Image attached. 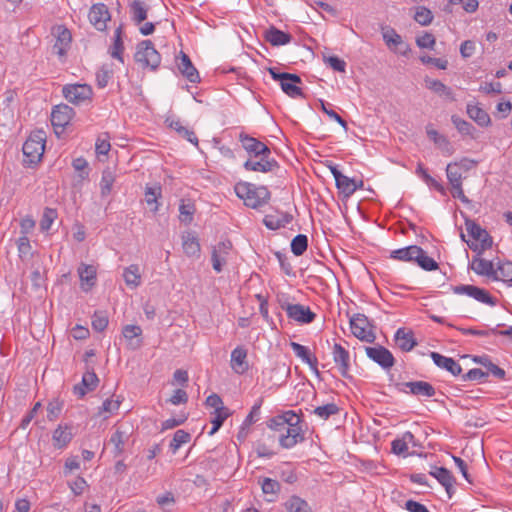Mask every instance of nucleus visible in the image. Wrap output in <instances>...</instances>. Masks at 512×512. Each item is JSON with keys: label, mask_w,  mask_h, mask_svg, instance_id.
Instances as JSON below:
<instances>
[{"label": "nucleus", "mask_w": 512, "mask_h": 512, "mask_svg": "<svg viewBox=\"0 0 512 512\" xmlns=\"http://www.w3.org/2000/svg\"><path fill=\"white\" fill-rule=\"evenodd\" d=\"M421 252V247L417 245H410L404 248L393 250L390 254V258L399 261H415L416 253Z\"/></svg>", "instance_id": "41"}, {"label": "nucleus", "mask_w": 512, "mask_h": 512, "mask_svg": "<svg viewBox=\"0 0 512 512\" xmlns=\"http://www.w3.org/2000/svg\"><path fill=\"white\" fill-rule=\"evenodd\" d=\"M131 19L135 25L141 24L147 19L148 7L142 0H133L130 5Z\"/></svg>", "instance_id": "37"}, {"label": "nucleus", "mask_w": 512, "mask_h": 512, "mask_svg": "<svg viewBox=\"0 0 512 512\" xmlns=\"http://www.w3.org/2000/svg\"><path fill=\"white\" fill-rule=\"evenodd\" d=\"M335 179L336 187L345 197H350L357 190L356 180L342 174L335 165H329Z\"/></svg>", "instance_id": "16"}, {"label": "nucleus", "mask_w": 512, "mask_h": 512, "mask_svg": "<svg viewBox=\"0 0 512 512\" xmlns=\"http://www.w3.org/2000/svg\"><path fill=\"white\" fill-rule=\"evenodd\" d=\"M293 220V216L288 212L275 211L274 213L265 215L263 219L264 225L270 230H277L285 227Z\"/></svg>", "instance_id": "24"}, {"label": "nucleus", "mask_w": 512, "mask_h": 512, "mask_svg": "<svg viewBox=\"0 0 512 512\" xmlns=\"http://www.w3.org/2000/svg\"><path fill=\"white\" fill-rule=\"evenodd\" d=\"M191 435L184 430H177L174 433L173 439L170 442V449L173 453H176L177 450L183 445L190 441Z\"/></svg>", "instance_id": "52"}, {"label": "nucleus", "mask_w": 512, "mask_h": 512, "mask_svg": "<svg viewBox=\"0 0 512 512\" xmlns=\"http://www.w3.org/2000/svg\"><path fill=\"white\" fill-rule=\"evenodd\" d=\"M430 475L437 479L445 488L448 496L451 497L455 483V478L452 473L444 467H434L433 470L430 471Z\"/></svg>", "instance_id": "28"}, {"label": "nucleus", "mask_w": 512, "mask_h": 512, "mask_svg": "<svg viewBox=\"0 0 512 512\" xmlns=\"http://www.w3.org/2000/svg\"><path fill=\"white\" fill-rule=\"evenodd\" d=\"M230 366L237 374H244L247 372L249 365L247 361V350L238 346L231 352Z\"/></svg>", "instance_id": "22"}, {"label": "nucleus", "mask_w": 512, "mask_h": 512, "mask_svg": "<svg viewBox=\"0 0 512 512\" xmlns=\"http://www.w3.org/2000/svg\"><path fill=\"white\" fill-rule=\"evenodd\" d=\"M45 139L43 131H36L30 134L22 148L26 162L35 164L41 160L45 149Z\"/></svg>", "instance_id": "5"}, {"label": "nucleus", "mask_w": 512, "mask_h": 512, "mask_svg": "<svg viewBox=\"0 0 512 512\" xmlns=\"http://www.w3.org/2000/svg\"><path fill=\"white\" fill-rule=\"evenodd\" d=\"M333 360L339 369L340 374L349 377L350 356L349 352L340 344L335 343L332 350Z\"/></svg>", "instance_id": "18"}, {"label": "nucleus", "mask_w": 512, "mask_h": 512, "mask_svg": "<svg viewBox=\"0 0 512 512\" xmlns=\"http://www.w3.org/2000/svg\"><path fill=\"white\" fill-rule=\"evenodd\" d=\"M433 14L432 12L424 7L420 6L417 8L416 13L414 15V20L419 23L421 26H428L433 21Z\"/></svg>", "instance_id": "57"}, {"label": "nucleus", "mask_w": 512, "mask_h": 512, "mask_svg": "<svg viewBox=\"0 0 512 512\" xmlns=\"http://www.w3.org/2000/svg\"><path fill=\"white\" fill-rule=\"evenodd\" d=\"M434 364L441 369H445L453 376H459L462 373L460 364L451 357H446L438 352H431L430 354Z\"/></svg>", "instance_id": "25"}, {"label": "nucleus", "mask_w": 512, "mask_h": 512, "mask_svg": "<svg viewBox=\"0 0 512 512\" xmlns=\"http://www.w3.org/2000/svg\"><path fill=\"white\" fill-rule=\"evenodd\" d=\"M394 339L397 346L404 352L411 351L417 345L413 332L405 331L404 328L396 331Z\"/></svg>", "instance_id": "31"}, {"label": "nucleus", "mask_w": 512, "mask_h": 512, "mask_svg": "<svg viewBox=\"0 0 512 512\" xmlns=\"http://www.w3.org/2000/svg\"><path fill=\"white\" fill-rule=\"evenodd\" d=\"M425 86L445 100H449V101L456 100L452 89L450 87L446 86L440 80L426 78Z\"/></svg>", "instance_id": "32"}, {"label": "nucleus", "mask_w": 512, "mask_h": 512, "mask_svg": "<svg viewBox=\"0 0 512 512\" xmlns=\"http://www.w3.org/2000/svg\"><path fill=\"white\" fill-rule=\"evenodd\" d=\"M272 79L280 82L281 89L291 98L304 97L302 89L298 84L302 83L300 76L293 73L278 72L276 68H268Z\"/></svg>", "instance_id": "4"}, {"label": "nucleus", "mask_w": 512, "mask_h": 512, "mask_svg": "<svg viewBox=\"0 0 512 512\" xmlns=\"http://www.w3.org/2000/svg\"><path fill=\"white\" fill-rule=\"evenodd\" d=\"M18 256L22 261L28 260L32 257V246L28 236H20L17 241Z\"/></svg>", "instance_id": "48"}, {"label": "nucleus", "mask_w": 512, "mask_h": 512, "mask_svg": "<svg viewBox=\"0 0 512 512\" xmlns=\"http://www.w3.org/2000/svg\"><path fill=\"white\" fill-rule=\"evenodd\" d=\"M366 355L383 369H390L395 363L392 353L383 346L365 347Z\"/></svg>", "instance_id": "12"}, {"label": "nucleus", "mask_w": 512, "mask_h": 512, "mask_svg": "<svg viewBox=\"0 0 512 512\" xmlns=\"http://www.w3.org/2000/svg\"><path fill=\"white\" fill-rule=\"evenodd\" d=\"M108 316L103 311H96L92 316V327L98 332L104 331L108 326Z\"/></svg>", "instance_id": "58"}, {"label": "nucleus", "mask_w": 512, "mask_h": 512, "mask_svg": "<svg viewBox=\"0 0 512 512\" xmlns=\"http://www.w3.org/2000/svg\"><path fill=\"white\" fill-rule=\"evenodd\" d=\"M399 391L418 397H433L436 389L426 381H409L398 384Z\"/></svg>", "instance_id": "11"}, {"label": "nucleus", "mask_w": 512, "mask_h": 512, "mask_svg": "<svg viewBox=\"0 0 512 512\" xmlns=\"http://www.w3.org/2000/svg\"><path fill=\"white\" fill-rule=\"evenodd\" d=\"M77 271L82 290L88 292L96 284V268L93 265L81 263Z\"/></svg>", "instance_id": "26"}, {"label": "nucleus", "mask_w": 512, "mask_h": 512, "mask_svg": "<svg viewBox=\"0 0 512 512\" xmlns=\"http://www.w3.org/2000/svg\"><path fill=\"white\" fill-rule=\"evenodd\" d=\"M213 414H214V417L211 420L212 428L208 433L209 435L215 434L221 428L224 421L229 417L230 412H229V409L226 408V409H222L219 411H214Z\"/></svg>", "instance_id": "53"}, {"label": "nucleus", "mask_w": 512, "mask_h": 512, "mask_svg": "<svg viewBox=\"0 0 512 512\" xmlns=\"http://www.w3.org/2000/svg\"><path fill=\"white\" fill-rule=\"evenodd\" d=\"M451 121L456 127V129L463 135H472L474 131V127L468 121L458 117L457 115H452Z\"/></svg>", "instance_id": "59"}, {"label": "nucleus", "mask_w": 512, "mask_h": 512, "mask_svg": "<svg viewBox=\"0 0 512 512\" xmlns=\"http://www.w3.org/2000/svg\"><path fill=\"white\" fill-rule=\"evenodd\" d=\"M281 308L286 311L289 319L302 324H309L314 321L316 314L308 306L302 304H291L282 302Z\"/></svg>", "instance_id": "8"}, {"label": "nucleus", "mask_w": 512, "mask_h": 512, "mask_svg": "<svg viewBox=\"0 0 512 512\" xmlns=\"http://www.w3.org/2000/svg\"><path fill=\"white\" fill-rule=\"evenodd\" d=\"M113 76V71L107 66H102L96 73V82L99 88H105Z\"/></svg>", "instance_id": "61"}, {"label": "nucleus", "mask_w": 512, "mask_h": 512, "mask_svg": "<svg viewBox=\"0 0 512 512\" xmlns=\"http://www.w3.org/2000/svg\"><path fill=\"white\" fill-rule=\"evenodd\" d=\"M182 246L184 253L189 257L198 256L200 253V244L197 237L192 233L183 235Z\"/></svg>", "instance_id": "43"}, {"label": "nucleus", "mask_w": 512, "mask_h": 512, "mask_svg": "<svg viewBox=\"0 0 512 512\" xmlns=\"http://www.w3.org/2000/svg\"><path fill=\"white\" fill-rule=\"evenodd\" d=\"M417 173L422 176V178L428 185L434 187L437 191H439L442 194L446 193L444 186L440 184L437 180L432 178L421 165H418Z\"/></svg>", "instance_id": "62"}, {"label": "nucleus", "mask_w": 512, "mask_h": 512, "mask_svg": "<svg viewBox=\"0 0 512 512\" xmlns=\"http://www.w3.org/2000/svg\"><path fill=\"white\" fill-rule=\"evenodd\" d=\"M446 175L451 187L462 185V172L456 164L449 163L446 167Z\"/></svg>", "instance_id": "55"}, {"label": "nucleus", "mask_w": 512, "mask_h": 512, "mask_svg": "<svg viewBox=\"0 0 512 512\" xmlns=\"http://www.w3.org/2000/svg\"><path fill=\"white\" fill-rule=\"evenodd\" d=\"M301 418L294 411L289 410L281 415L272 417L267 421L271 430L279 432V444L284 449H291L305 439L301 426Z\"/></svg>", "instance_id": "1"}, {"label": "nucleus", "mask_w": 512, "mask_h": 512, "mask_svg": "<svg viewBox=\"0 0 512 512\" xmlns=\"http://www.w3.org/2000/svg\"><path fill=\"white\" fill-rule=\"evenodd\" d=\"M162 195V189L160 185L146 186L145 188V201L150 207V210L156 213L159 210L158 199Z\"/></svg>", "instance_id": "42"}, {"label": "nucleus", "mask_w": 512, "mask_h": 512, "mask_svg": "<svg viewBox=\"0 0 512 512\" xmlns=\"http://www.w3.org/2000/svg\"><path fill=\"white\" fill-rule=\"evenodd\" d=\"M122 334L124 338L128 341V345L131 349H138L142 345V340L140 336L142 334V329L138 325L128 324L123 327Z\"/></svg>", "instance_id": "33"}, {"label": "nucleus", "mask_w": 512, "mask_h": 512, "mask_svg": "<svg viewBox=\"0 0 512 512\" xmlns=\"http://www.w3.org/2000/svg\"><path fill=\"white\" fill-rule=\"evenodd\" d=\"M231 248L232 243L229 240L219 242L216 246H214L211 260L213 269L216 272L219 273L222 271L223 266L226 264V258Z\"/></svg>", "instance_id": "17"}, {"label": "nucleus", "mask_w": 512, "mask_h": 512, "mask_svg": "<svg viewBox=\"0 0 512 512\" xmlns=\"http://www.w3.org/2000/svg\"><path fill=\"white\" fill-rule=\"evenodd\" d=\"M290 347L297 357H299L304 363L308 364L310 368L318 375L319 371L317 368L318 360L313 356L309 349L297 342H290Z\"/></svg>", "instance_id": "29"}, {"label": "nucleus", "mask_w": 512, "mask_h": 512, "mask_svg": "<svg viewBox=\"0 0 512 512\" xmlns=\"http://www.w3.org/2000/svg\"><path fill=\"white\" fill-rule=\"evenodd\" d=\"M265 40L272 46H282L291 42L292 36L274 26L265 31Z\"/></svg>", "instance_id": "30"}, {"label": "nucleus", "mask_w": 512, "mask_h": 512, "mask_svg": "<svg viewBox=\"0 0 512 512\" xmlns=\"http://www.w3.org/2000/svg\"><path fill=\"white\" fill-rule=\"evenodd\" d=\"M467 114L481 127H487L491 123L489 114L477 104H467Z\"/></svg>", "instance_id": "34"}, {"label": "nucleus", "mask_w": 512, "mask_h": 512, "mask_svg": "<svg viewBox=\"0 0 512 512\" xmlns=\"http://www.w3.org/2000/svg\"><path fill=\"white\" fill-rule=\"evenodd\" d=\"M271 154H267L265 156H259V160L255 159H248L243 164V167L247 171H255V172H261V173H268L272 172L275 169L279 168L278 162L270 157Z\"/></svg>", "instance_id": "15"}, {"label": "nucleus", "mask_w": 512, "mask_h": 512, "mask_svg": "<svg viewBox=\"0 0 512 512\" xmlns=\"http://www.w3.org/2000/svg\"><path fill=\"white\" fill-rule=\"evenodd\" d=\"M122 34H123V28H122V25H120L114 31V40H113L112 46L109 49V53L112 58H115V59L119 60L121 63H124V58H123L124 44H123Z\"/></svg>", "instance_id": "38"}, {"label": "nucleus", "mask_w": 512, "mask_h": 512, "mask_svg": "<svg viewBox=\"0 0 512 512\" xmlns=\"http://www.w3.org/2000/svg\"><path fill=\"white\" fill-rule=\"evenodd\" d=\"M129 435V431L122 429V427L117 428V430L112 434L110 442L114 445L115 457L120 456L124 452V446L129 438Z\"/></svg>", "instance_id": "40"}, {"label": "nucleus", "mask_w": 512, "mask_h": 512, "mask_svg": "<svg viewBox=\"0 0 512 512\" xmlns=\"http://www.w3.org/2000/svg\"><path fill=\"white\" fill-rule=\"evenodd\" d=\"M57 218V211L53 208H45L42 219L40 221V228L42 231H48L52 223Z\"/></svg>", "instance_id": "60"}, {"label": "nucleus", "mask_w": 512, "mask_h": 512, "mask_svg": "<svg viewBox=\"0 0 512 512\" xmlns=\"http://www.w3.org/2000/svg\"><path fill=\"white\" fill-rule=\"evenodd\" d=\"M262 405V399L259 400V402L255 403L249 414L246 416V418L243 421V426L249 427L253 423L257 422L260 416V408Z\"/></svg>", "instance_id": "64"}, {"label": "nucleus", "mask_w": 512, "mask_h": 512, "mask_svg": "<svg viewBox=\"0 0 512 512\" xmlns=\"http://www.w3.org/2000/svg\"><path fill=\"white\" fill-rule=\"evenodd\" d=\"M134 59L143 68L152 71H156L161 63V55L151 40H143L137 44Z\"/></svg>", "instance_id": "3"}, {"label": "nucleus", "mask_w": 512, "mask_h": 512, "mask_svg": "<svg viewBox=\"0 0 512 512\" xmlns=\"http://www.w3.org/2000/svg\"><path fill=\"white\" fill-rule=\"evenodd\" d=\"M471 269L478 275L486 276L489 279H492L494 265L489 260L474 257L471 263Z\"/></svg>", "instance_id": "39"}, {"label": "nucleus", "mask_w": 512, "mask_h": 512, "mask_svg": "<svg viewBox=\"0 0 512 512\" xmlns=\"http://www.w3.org/2000/svg\"><path fill=\"white\" fill-rule=\"evenodd\" d=\"M63 408V402L54 399L53 401L49 402L47 405V418L49 421H54L58 416L60 415Z\"/></svg>", "instance_id": "63"}, {"label": "nucleus", "mask_w": 512, "mask_h": 512, "mask_svg": "<svg viewBox=\"0 0 512 512\" xmlns=\"http://www.w3.org/2000/svg\"><path fill=\"white\" fill-rule=\"evenodd\" d=\"M493 281H502L512 286V262L506 261L498 264L494 268L492 279Z\"/></svg>", "instance_id": "36"}, {"label": "nucleus", "mask_w": 512, "mask_h": 512, "mask_svg": "<svg viewBox=\"0 0 512 512\" xmlns=\"http://www.w3.org/2000/svg\"><path fill=\"white\" fill-rule=\"evenodd\" d=\"M287 512H312L308 502L297 495L291 496L285 503Z\"/></svg>", "instance_id": "44"}, {"label": "nucleus", "mask_w": 512, "mask_h": 512, "mask_svg": "<svg viewBox=\"0 0 512 512\" xmlns=\"http://www.w3.org/2000/svg\"><path fill=\"white\" fill-rule=\"evenodd\" d=\"M234 190L236 195L244 201V204L253 209L262 207L270 199V192L265 186L239 182L235 185Z\"/></svg>", "instance_id": "2"}, {"label": "nucleus", "mask_w": 512, "mask_h": 512, "mask_svg": "<svg viewBox=\"0 0 512 512\" xmlns=\"http://www.w3.org/2000/svg\"><path fill=\"white\" fill-rule=\"evenodd\" d=\"M474 362L484 366L487 369L486 373H488V375L492 374L494 377H496L498 379H504L505 371L502 368H500L499 366H497L496 364H494L489 359L488 356L475 357Z\"/></svg>", "instance_id": "46"}, {"label": "nucleus", "mask_w": 512, "mask_h": 512, "mask_svg": "<svg viewBox=\"0 0 512 512\" xmlns=\"http://www.w3.org/2000/svg\"><path fill=\"white\" fill-rule=\"evenodd\" d=\"M108 7L103 3L92 5L88 18L90 23L98 30L104 31L107 27V21L110 20Z\"/></svg>", "instance_id": "14"}, {"label": "nucleus", "mask_w": 512, "mask_h": 512, "mask_svg": "<svg viewBox=\"0 0 512 512\" xmlns=\"http://www.w3.org/2000/svg\"><path fill=\"white\" fill-rule=\"evenodd\" d=\"M115 182V174L110 168H106L102 172L100 181L101 196L106 197L110 194L112 186Z\"/></svg>", "instance_id": "47"}, {"label": "nucleus", "mask_w": 512, "mask_h": 512, "mask_svg": "<svg viewBox=\"0 0 512 512\" xmlns=\"http://www.w3.org/2000/svg\"><path fill=\"white\" fill-rule=\"evenodd\" d=\"M383 40L385 41L388 47L398 46L403 44L402 37L390 27H386L382 29Z\"/></svg>", "instance_id": "54"}, {"label": "nucleus", "mask_w": 512, "mask_h": 512, "mask_svg": "<svg viewBox=\"0 0 512 512\" xmlns=\"http://www.w3.org/2000/svg\"><path fill=\"white\" fill-rule=\"evenodd\" d=\"M415 445V436L412 432L406 431L400 438H396L391 443V450L396 455H403L408 450V445Z\"/></svg>", "instance_id": "35"}, {"label": "nucleus", "mask_w": 512, "mask_h": 512, "mask_svg": "<svg viewBox=\"0 0 512 512\" xmlns=\"http://www.w3.org/2000/svg\"><path fill=\"white\" fill-rule=\"evenodd\" d=\"M65 99L74 104L80 105L90 101L92 97V88L87 84H67L62 89Z\"/></svg>", "instance_id": "7"}, {"label": "nucleus", "mask_w": 512, "mask_h": 512, "mask_svg": "<svg viewBox=\"0 0 512 512\" xmlns=\"http://www.w3.org/2000/svg\"><path fill=\"white\" fill-rule=\"evenodd\" d=\"M415 262L425 271L438 269V263L421 248L420 253H416Z\"/></svg>", "instance_id": "50"}, {"label": "nucleus", "mask_w": 512, "mask_h": 512, "mask_svg": "<svg viewBox=\"0 0 512 512\" xmlns=\"http://www.w3.org/2000/svg\"><path fill=\"white\" fill-rule=\"evenodd\" d=\"M307 247L308 238L305 234H298L291 241V251L295 256L303 255Z\"/></svg>", "instance_id": "51"}, {"label": "nucleus", "mask_w": 512, "mask_h": 512, "mask_svg": "<svg viewBox=\"0 0 512 512\" xmlns=\"http://www.w3.org/2000/svg\"><path fill=\"white\" fill-rule=\"evenodd\" d=\"M179 219L181 222L189 224L193 220V215L195 213V205L190 200H181L179 205Z\"/></svg>", "instance_id": "49"}, {"label": "nucleus", "mask_w": 512, "mask_h": 512, "mask_svg": "<svg viewBox=\"0 0 512 512\" xmlns=\"http://www.w3.org/2000/svg\"><path fill=\"white\" fill-rule=\"evenodd\" d=\"M75 112L73 108L67 104L56 105L51 112V124L56 134L64 131L65 127L70 123Z\"/></svg>", "instance_id": "10"}, {"label": "nucleus", "mask_w": 512, "mask_h": 512, "mask_svg": "<svg viewBox=\"0 0 512 512\" xmlns=\"http://www.w3.org/2000/svg\"><path fill=\"white\" fill-rule=\"evenodd\" d=\"M177 67L180 73L191 83L200 82V75L198 70L193 65L191 59L184 52H180L179 62Z\"/></svg>", "instance_id": "21"}, {"label": "nucleus", "mask_w": 512, "mask_h": 512, "mask_svg": "<svg viewBox=\"0 0 512 512\" xmlns=\"http://www.w3.org/2000/svg\"><path fill=\"white\" fill-rule=\"evenodd\" d=\"M373 325L368 317L362 313L354 314L350 318V328L352 334L361 341L373 343L376 335L373 331Z\"/></svg>", "instance_id": "6"}, {"label": "nucleus", "mask_w": 512, "mask_h": 512, "mask_svg": "<svg viewBox=\"0 0 512 512\" xmlns=\"http://www.w3.org/2000/svg\"><path fill=\"white\" fill-rule=\"evenodd\" d=\"M71 40V32L64 26H58L56 28V40L53 45V52L60 57L66 55L70 48Z\"/></svg>", "instance_id": "20"}, {"label": "nucleus", "mask_w": 512, "mask_h": 512, "mask_svg": "<svg viewBox=\"0 0 512 512\" xmlns=\"http://www.w3.org/2000/svg\"><path fill=\"white\" fill-rule=\"evenodd\" d=\"M465 227L467 230V233L471 238H473L476 241L481 242L482 248H489L492 245V238L488 234V232L481 228L480 225H478L476 222H474L471 219L465 220Z\"/></svg>", "instance_id": "19"}, {"label": "nucleus", "mask_w": 512, "mask_h": 512, "mask_svg": "<svg viewBox=\"0 0 512 512\" xmlns=\"http://www.w3.org/2000/svg\"><path fill=\"white\" fill-rule=\"evenodd\" d=\"M72 438V427L68 424H60L53 432V445L57 449H63L71 442Z\"/></svg>", "instance_id": "27"}, {"label": "nucleus", "mask_w": 512, "mask_h": 512, "mask_svg": "<svg viewBox=\"0 0 512 512\" xmlns=\"http://www.w3.org/2000/svg\"><path fill=\"white\" fill-rule=\"evenodd\" d=\"M123 278L127 286L137 288L141 284L139 266L132 264L124 269Z\"/></svg>", "instance_id": "45"}, {"label": "nucleus", "mask_w": 512, "mask_h": 512, "mask_svg": "<svg viewBox=\"0 0 512 512\" xmlns=\"http://www.w3.org/2000/svg\"><path fill=\"white\" fill-rule=\"evenodd\" d=\"M99 379L94 371H86L82 381L73 387V392L79 398L84 397L87 392L93 391L98 385Z\"/></svg>", "instance_id": "23"}, {"label": "nucleus", "mask_w": 512, "mask_h": 512, "mask_svg": "<svg viewBox=\"0 0 512 512\" xmlns=\"http://www.w3.org/2000/svg\"><path fill=\"white\" fill-rule=\"evenodd\" d=\"M239 141L247 153H249L254 158L271 154V150L266 144L245 133L239 134Z\"/></svg>", "instance_id": "13"}, {"label": "nucleus", "mask_w": 512, "mask_h": 512, "mask_svg": "<svg viewBox=\"0 0 512 512\" xmlns=\"http://www.w3.org/2000/svg\"><path fill=\"white\" fill-rule=\"evenodd\" d=\"M314 414L323 420H327L330 416L339 413V407L335 403H328L318 406L314 409Z\"/></svg>", "instance_id": "56"}, {"label": "nucleus", "mask_w": 512, "mask_h": 512, "mask_svg": "<svg viewBox=\"0 0 512 512\" xmlns=\"http://www.w3.org/2000/svg\"><path fill=\"white\" fill-rule=\"evenodd\" d=\"M452 291L455 294L469 296V297L477 300L478 302H481V303H484V304H487L490 306H495L497 303L496 299L493 298L488 293V291H486L485 289L479 288L477 286H474V285L453 286Z\"/></svg>", "instance_id": "9"}]
</instances>
